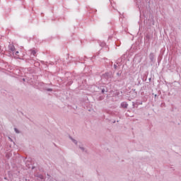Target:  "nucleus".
I'll return each mask as SVG.
<instances>
[{
  "mask_svg": "<svg viewBox=\"0 0 181 181\" xmlns=\"http://www.w3.org/2000/svg\"><path fill=\"white\" fill-rule=\"evenodd\" d=\"M10 49L11 50V52H15V46L13 45L10 46Z\"/></svg>",
  "mask_w": 181,
  "mask_h": 181,
  "instance_id": "nucleus-1",
  "label": "nucleus"
},
{
  "mask_svg": "<svg viewBox=\"0 0 181 181\" xmlns=\"http://www.w3.org/2000/svg\"><path fill=\"white\" fill-rule=\"evenodd\" d=\"M122 107H123V108H127L128 107V104H127V103H122Z\"/></svg>",
  "mask_w": 181,
  "mask_h": 181,
  "instance_id": "nucleus-2",
  "label": "nucleus"
},
{
  "mask_svg": "<svg viewBox=\"0 0 181 181\" xmlns=\"http://www.w3.org/2000/svg\"><path fill=\"white\" fill-rule=\"evenodd\" d=\"M31 54H33V56H35V54H36V51L32 49L31 50Z\"/></svg>",
  "mask_w": 181,
  "mask_h": 181,
  "instance_id": "nucleus-3",
  "label": "nucleus"
},
{
  "mask_svg": "<svg viewBox=\"0 0 181 181\" xmlns=\"http://www.w3.org/2000/svg\"><path fill=\"white\" fill-rule=\"evenodd\" d=\"M15 131H16V132L17 134H19V132L18 131L17 129H15Z\"/></svg>",
  "mask_w": 181,
  "mask_h": 181,
  "instance_id": "nucleus-4",
  "label": "nucleus"
},
{
  "mask_svg": "<svg viewBox=\"0 0 181 181\" xmlns=\"http://www.w3.org/2000/svg\"><path fill=\"white\" fill-rule=\"evenodd\" d=\"M18 54H19V52L17 51V52H16V55L18 56Z\"/></svg>",
  "mask_w": 181,
  "mask_h": 181,
  "instance_id": "nucleus-5",
  "label": "nucleus"
}]
</instances>
